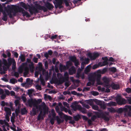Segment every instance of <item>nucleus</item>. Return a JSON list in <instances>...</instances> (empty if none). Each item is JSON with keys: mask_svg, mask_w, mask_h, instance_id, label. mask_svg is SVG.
<instances>
[{"mask_svg": "<svg viewBox=\"0 0 131 131\" xmlns=\"http://www.w3.org/2000/svg\"><path fill=\"white\" fill-rule=\"evenodd\" d=\"M109 70L113 73H115L116 72L117 69L114 67H112L109 69Z\"/></svg>", "mask_w": 131, "mask_h": 131, "instance_id": "obj_31", "label": "nucleus"}, {"mask_svg": "<svg viewBox=\"0 0 131 131\" xmlns=\"http://www.w3.org/2000/svg\"><path fill=\"white\" fill-rule=\"evenodd\" d=\"M94 73L95 80H96L97 84L99 85H101L102 83L100 80L101 75L100 74L95 73Z\"/></svg>", "mask_w": 131, "mask_h": 131, "instance_id": "obj_7", "label": "nucleus"}, {"mask_svg": "<svg viewBox=\"0 0 131 131\" xmlns=\"http://www.w3.org/2000/svg\"><path fill=\"white\" fill-rule=\"evenodd\" d=\"M57 36H58V35H53L52 36H51L50 38L52 39H56Z\"/></svg>", "mask_w": 131, "mask_h": 131, "instance_id": "obj_61", "label": "nucleus"}, {"mask_svg": "<svg viewBox=\"0 0 131 131\" xmlns=\"http://www.w3.org/2000/svg\"><path fill=\"white\" fill-rule=\"evenodd\" d=\"M3 16L2 18V19L4 21H7L8 18L7 15L5 12L3 13Z\"/></svg>", "mask_w": 131, "mask_h": 131, "instance_id": "obj_21", "label": "nucleus"}, {"mask_svg": "<svg viewBox=\"0 0 131 131\" xmlns=\"http://www.w3.org/2000/svg\"><path fill=\"white\" fill-rule=\"evenodd\" d=\"M44 115L43 112L42 111H41L40 112L38 116L37 119L38 120H40L41 119H43Z\"/></svg>", "mask_w": 131, "mask_h": 131, "instance_id": "obj_18", "label": "nucleus"}, {"mask_svg": "<svg viewBox=\"0 0 131 131\" xmlns=\"http://www.w3.org/2000/svg\"><path fill=\"white\" fill-rule=\"evenodd\" d=\"M28 7H29V11L31 15H32L34 13V12L33 11L35 12L34 13H38V11L35 7L34 6H31L28 4L27 5L26 4L23 7L26 9H27Z\"/></svg>", "mask_w": 131, "mask_h": 131, "instance_id": "obj_3", "label": "nucleus"}, {"mask_svg": "<svg viewBox=\"0 0 131 131\" xmlns=\"http://www.w3.org/2000/svg\"><path fill=\"white\" fill-rule=\"evenodd\" d=\"M32 111L34 115H36V114L37 111L36 108H32Z\"/></svg>", "mask_w": 131, "mask_h": 131, "instance_id": "obj_50", "label": "nucleus"}, {"mask_svg": "<svg viewBox=\"0 0 131 131\" xmlns=\"http://www.w3.org/2000/svg\"><path fill=\"white\" fill-rule=\"evenodd\" d=\"M10 83L13 84H15V83L17 82V80L14 78H12L10 80Z\"/></svg>", "mask_w": 131, "mask_h": 131, "instance_id": "obj_28", "label": "nucleus"}, {"mask_svg": "<svg viewBox=\"0 0 131 131\" xmlns=\"http://www.w3.org/2000/svg\"><path fill=\"white\" fill-rule=\"evenodd\" d=\"M66 69V67L65 66L62 65H60V70L61 71L65 70Z\"/></svg>", "mask_w": 131, "mask_h": 131, "instance_id": "obj_33", "label": "nucleus"}, {"mask_svg": "<svg viewBox=\"0 0 131 131\" xmlns=\"http://www.w3.org/2000/svg\"><path fill=\"white\" fill-rule=\"evenodd\" d=\"M99 55L100 54L97 52L93 53H89L88 54V56L91 60H95L99 56Z\"/></svg>", "mask_w": 131, "mask_h": 131, "instance_id": "obj_4", "label": "nucleus"}, {"mask_svg": "<svg viewBox=\"0 0 131 131\" xmlns=\"http://www.w3.org/2000/svg\"><path fill=\"white\" fill-rule=\"evenodd\" d=\"M93 101L98 105H101V103L102 102L96 99H93Z\"/></svg>", "mask_w": 131, "mask_h": 131, "instance_id": "obj_23", "label": "nucleus"}, {"mask_svg": "<svg viewBox=\"0 0 131 131\" xmlns=\"http://www.w3.org/2000/svg\"><path fill=\"white\" fill-rule=\"evenodd\" d=\"M14 11L15 12L21 13L23 14V16H26L27 17H29L30 16L28 12L25 11L23 8L21 7H18L17 8L15 9Z\"/></svg>", "mask_w": 131, "mask_h": 131, "instance_id": "obj_2", "label": "nucleus"}, {"mask_svg": "<svg viewBox=\"0 0 131 131\" xmlns=\"http://www.w3.org/2000/svg\"><path fill=\"white\" fill-rule=\"evenodd\" d=\"M45 6L49 10H52L54 8L53 5L49 2H47L45 4Z\"/></svg>", "mask_w": 131, "mask_h": 131, "instance_id": "obj_13", "label": "nucleus"}, {"mask_svg": "<svg viewBox=\"0 0 131 131\" xmlns=\"http://www.w3.org/2000/svg\"><path fill=\"white\" fill-rule=\"evenodd\" d=\"M89 80L92 83V84H94L95 81V79L94 76V73L90 75L89 77Z\"/></svg>", "mask_w": 131, "mask_h": 131, "instance_id": "obj_11", "label": "nucleus"}, {"mask_svg": "<svg viewBox=\"0 0 131 131\" xmlns=\"http://www.w3.org/2000/svg\"><path fill=\"white\" fill-rule=\"evenodd\" d=\"M59 1L58 3V4L59 5L58 7L59 9L62 8L63 7V6L62 5L63 3V0H57Z\"/></svg>", "mask_w": 131, "mask_h": 131, "instance_id": "obj_26", "label": "nucleus"}, {"mask_svg": "<svg viewBox=\"0 0 131 131\" xmlns=\"http://www.w3.org/2000/svg\"><path fill=\"white\" fill-rule=\"evenodd\" d=\"M108 63L107 61H104L102 63L101 66H103L106 65H108Z\"/></svg>", "mask_w": 131, "mask_h": 131, "instance_id": "obj_38", "label": "nucleus"}, {"mask_svg": "<svg viewBox=\"0 0 131 131\" xmlns=\"http://www.w3.org/2000/svg\"><path fill=\"white\" fill-rule=\"evenodd\" d=\"M1 97L2 100H4L6 96V95L5 94H2Z\"/></svg>", "mask_w": 131, "mask_h": 131, "instance_id": "obj_58", "label": "nucleus"}, {"mask_svg": "<svg viewBox=\"0 0 131 131\" xmlns=\"http://www.w3.org/2000/svg\"><path fill=\"white\" fill-rule=\"evenodd\" d=\"M125 107L126 108H122L120 107L118 108L116 111V112L119 113H122L123 111L125 112H127L128 111V109L131 110V106L129 105H126Z\"/></svg>", "mask_w": 131, "mask_h": 131, "instance_id": "obj_6", "label": "nucleus"}, {"mask_svg": "<svg viewBox=\"0 0 131 131\" xmlns=\"http://www.w3.org/2000/svg\"><path fill=\"white\" fill-rule=\"evenodd\" d=\"M21 99L23 102H26L27 101V99L26 97L24 96H22Z\"/></svg>", "mask_w": 131, "mask_h": 131, "instance_id": "obj_53", "label": "nucleus"}, {"mask_svg": "<svg viewBox=\"0 0 131 131\" xmlns=\"http://www.w3.org/2000/svg\"><path fill=\"white\" fill-rule=\"evenodd\" d=\"M81 118L79 114H77L73 116V118L76 121H78Z\"/></svg>", "mask_w": 131, "mask_h": 131, "instance_id": "obj_24", "label": "nucleus"}, {"mask_svg": "<svg viewBox=\"0 0 131 131\" xmlns=\"http://www.w3.org/2000/svg\"><path fill=\"white\" fill-rule=\"evenodd\" d=\"M27 113V110L25 107L21 109V114L22 115L25 114Z\"/></svg>", "mask_w": 131, "mask_h": 131, "instance_id": "obj_25", "label": "nucleus"}, {"mask_svg": "<svg viewBox=\"0 0 131 131\" xmlns=\"http://www.w3.org/2000/svg\"><path fill=\"white\" fill-rule=\"evenodd\" d=\"M63 2L65 4V5L66 6H68L69 4L67 0H63Z\"/></svg>", "mask_w": 131, "mask_h": 131, "instance_id": "obj_48", "label": "nucleus"}, {"mask_svg": "<svg viewBox=\"0 0 131 131\" xmlns=\"http://www.w3.org/2000/svg\"><path fill=\"white\" fill-rule=\"evenodd\" d=\"M19 106H18V108L16 109L15 112L16 113L19 114Z\"/></svg>", "mask_w": 131, "mask_h": 131, "instance_id": "obj_60", "label": "nucleus"}, {"mask_svg": "<svg viewBox=\"0 0 131 131\" xmlns=\"http://www.w3.org/2000/svg\"><path fill=\"white\" fill-rule=\"evenodd\" d=\"M37 8L40 10H43L44 12H46L48 10L47 8H46L44 6H41L40 5H38Z\"/></svg>", "mask_w": 131, "mask_h": 131, "instance_id": "obj_15", "label": "nucleus"}, {"mask_svg": "<svg viewBox=\"0 0 131 131\" xmlns=\"http://www.w3.org/2000/svg\"><path fill=\"white\" fill-rule=\"evenodd\" d=\"M116 101L117 103L119 105L125 104L126 103V101L125 99L122 98L120 96H119L116 99Z\"/></svg>", "mask_w": 131, "mask_h": 131, "instance_id": "obj_5", "label": "nucleus"}, {"mask_svg": "<svg viewBox=\"0 0 131 131\" xmlns=\"http://www.w3.org/2000/svg\"><path fill=\"white\" fill-rule=\"evenodd\" d=\"M76 72V70L74 67H72L69 69V74L70 75H72Z\"/></svg>", "mask_w": 131, "mask_h": 131, "instance_id": "obj_16", "label": "nucleus"}, {"mask_svg": "<svg viewBox=\"0 0 131 131\" xmlns=\"http://www.w3.org/2000/svg\"><path fill=\"white\" fill-rule=\"evenodd\" d=\"M40 81L41 83V84L43 86H45V82L43 78H42L40 79Z\"/></svg>", "mask_w": 131, "mask_h": 131, "instance_id": "obj_43", "label": "nucleus"}, {"mask_svg": "<svg viewBox=\"0 0 131 131\" xmlns=\"http://www.w3.org/2000/svg\"><path fill=\"white\" fill-rule=\"evenodd\" d=\"M97 115L98 118H101L106 121H108L110 120L109 117L106 116H107L109 115V113L108 112H101L99 113L98 114H97Z\"/></svg>", "mask_w": 131, "mask_h": 131, "instance_id": "obj_1", "label": "nucleus"}, {"mask_svg": "<svg viewBox=\"0 0 131 131\" xmlns=\"http://www.w3.org/2000/svg\"><path fill=\"white\" fill-rule=\"evenodd\" d=\"M15 115H14V116L13 117L12 116L11 117L10 121L11 122H12V124H14V123L15 122Z\"/></svg>", "mask_w": 131, "mask_h": 131, "instance_id": "obj_40", "label": "nucleus"}, {"mask_svg": "<svg viewBox=\"0 0 131 131\" xmlns=\"http://www.w3.org/2000/svg\"><path fill=\"white\" fill-rule=\"evenodd\" d=\"M63 118L66 122H67L68 120H71L72 117L71 116H68L67 115H64L63 116Z\"/></svg>", "mask_w": 131, "mask_h": 131, "instance_id": "obj_20", "label": "nucleus"}, {"mask_svg": "<svg viewBox=\"0 0 131 131\" xmlns=\"http://www.w3.org/2000/svg\"><path fill=\"white\" fill-rule=\"evenodd\" d=\"M62 79L63 80V81H64V82L65 81H69V78H68L67 77H63Z\"/></svg>", "mask_w": 131, "mask_h": 131, "instance_id": "obj_51", "label": "nucleus"}, {"mask_svg": "<svg viewBox=\"0 0 131 131\" xmlns=\"http://www.w3.org/2000/svg\"><path fill=\"white\" fill-rule=\"evenodd\" d=\"M29 67L30 71L31 72H33L34 70V63L33 62H31V64L29 65Z\"/></svg>", "mask_w": 131, "mask_h": 131, "instance_id": "obj_22", "label": "nucleus"}, {"mask_svg": "<svg viewBox=\"0 0 131 131\" xmlns=\"http://www.w3.org/2000/svg\"><path fill=\"white\" fill-rule=\"evenodd\" d=\"M38 60V58L35 57H34L33 59V61L35 63H37Z\"/></svg>", "mask_w": 131, "mask_h": 131, "instance_id": "obj_62", "label": "nucleus"}, {"mask_svg": "<svg viewBox=\"0 0 131 131\" xmlns=\"http://www.w3.org/2000/svg\"><path fill=\"white\" fill-rule=\"evenodd\" d=\"M56 120L57 123L58 124H60L63 122V120H61L58 116L57 117Z\"/></svg>", "mask_w": 131, "mask_h": 131, "instance_id": "obj_30", "label": "nucleus"}, {"mask_svg": "<svg viewBox=\"0 0 131 131\" xmlns=\"http://www.w3.org/2000/svg\"><path fill=\"white\" fill-rule=\"evenodd\" d=\"M99 65L97 64H95L92 67V69H95L98 68L99 67Z\"/></svg>", "mask_w": 131, "mask_h": 131, "instance_id": "obj_44", "label": "nucleus"}, {"mask_svg": "<svg viewBox=\"0 0 131 131\" xmlns=\"http://www.w3.org/2000/svg\"><path fill=\"white\" fill-rule=\"evenodd\" d=\"M16 62L14 63H13V64H12V69L13 70H15L16 68Z\"/></svg>", "mask_w": 131, "mask_h": 131, "instance_id": "obj_39", "label": "nucleus"}, {"mask_svg": "<svg viewBox=\"0 0 131 131\" xmlns=\"http://www.w3.org/2000/svg\"><path fill=\"white\" fill-rule=\"evenodd\" d=\"M4 110L6 113L11 111L10 108L7 107H5L4 108Z\"/></svg>", "mask_w": 131, "mask_h": 131, "instance_id": "obj_46", "label": "nucleus"}, {"mask_svg": "<svg viewBox=\"0 0 131 131\" xmlns=\"http://www.w3.org/2000/svg\"><path fill=\"white\" fill-rule=\"evenodd\" d=\"M71 107L74 111H76L77 110H81L82 109V107L80 105H77L75 106L71 105Z\"/></svg>", "mask_w": 131, "mask_h": 131, "instance_id": "obj_12", "label": "nucleus"}, {"mask_svg": "<svg viewBox=\"0 0 131 131\" xmlns=\"http://www.w3.org/2000/svg\"><path fill=\"white\" fill-rule=\"evenodd\" d=\"M45 97H46L48 99H49V100H51L52 99L51 97L49 95H47L46 94H45Z\"/></svg>", "mask_w": 131, "mask_h": 131, "instance_id": "obj_59", "label": "nucleus"}, {"mask_svg": "<svg viewBox=\"0 0 131 131\" xmlns=\"http://www.w3.org/2000/svg\"><path fill=\"white\" fill-rule=\"evenodd\" d=\"M91 93L92 95L94 96H96L99 95V93L96 91H92Z\"/></svg>", "mask_w": 131, "mask_h": 131, "instance_id": "obj_35", "label": "nucleus"}, {"mask_svg": "<svg viewBox=\"0 0 131 131\" xmlns=\"http://www.w3.org/2000/svg\"><path fill=\"white\" fill-rule=\"evenodd\" d=\"M108 110L111 113L115 112V110L113 108H108Z\"/></svg>", "mask_w": 131, "mask_h": 131, "instance_id": "obj_37", "label": "nucleus"}, {"mask_svg": "<svg viewBox=\"0 0 131 131\" xmlns=\"http://www.w3.org/2000/svg\"><path fill=\"white\" fill-rule=\"evenodd\" d=\"M63 104L64 106H66L67 107H68L69 106V104L66 102H63Z\"/></svg>", "mask_w": 131, "mask_h": 131, "instance_id": "obj_63", "label": "nucleus"}, {"mask_svg": "<svg viewBox=\"0 0 131 131\" xmlns=\"http://www.w3.org/2000/svg\"><path fill=\"white\" fill-rule=\"evenodd\" d=\"M102 80L104 83L108 84L110 81V80L109 78L106 77H104L102 78Z\"/></svg>", "mask_w": 131, "mask_h": 131, "instance_id": "obj_17", "label": "nucleus"}, {"mask_svg": "<svg viewBox=\"0 0 131 131\" xmlns=\"http://www.w3.org/2000/svg\"><path fill=\"white\" fill-rule=\"evenodd\" d=\"M126 91L128 93H131V89L129 88H127L126 89Z\"/></svg>", "mask_w": 131, "mask_h": 131, "instance_id": "obj_54", "label": "nucleus"}, {"mask_svg": "<svg viewBox=\"0 0 131 131\" xmlns=\"http://www.w3.org/2000/svg\"><path fill=\"white\" fill-rule=\"evenodd\" d=\"M33 81V80H32V81H30V78H28L26 79V82L28 83L29 84H31L32 83V82Z\"/></svg>", "mask_w": 131, "mask_h": 131, "instance_id": "obj_52", "label": "nucleus"}, {"mask_svg": "<svg viewBox=\"0 0 131 131\" xmlns=\"http://www.w3.org/2000/svg\"><path fill=\"white\" fill-rule=\"evenodd\" d=\"M69 59L70 61L74 62L76 61L77 59L76 57L74 56H71L70 57Z\"/></svg>", "mask_w": 131, "mask_h": 131, "instance_id": "obj_27", "label": "nucleus"}, {"mask_svg": "<svg viewBox=\"0 0 131 131\" xmlns=\"http://www.w3.org/2000/svg\"><path fill=\"white\" fill-rule=\"evenodd\" d=\"M92 108L93 109L95 110H98L99 109L98 106L95 105H93L92 107Z\"/></svg>", "mask_w": 131, "mask_h": 131, "instance_id": "obj_45", "label": "nucleus"}, {"mask_svg": "<svg viewBox=\"0 0 131 131\" xmlns=\"http://www.w3.org/2000/svg\"><path fill=\"white\" fill-rule=\"evenodd\" d=\"M55 120V119L53 118H51L50 120V122L52 125H53L54 123V120Z\"/></svg>", "mask_w": 131, "mask_h": 131, "instance_id": "obj_55", "label": "nucleus"}, {"mask_svg": "<svg viewBox=\"0 0 131 131\" xmlns=\"http://www.w3.org/2000/svg\"><path fill=\"white\" fill-rule=\"evenodd\" d=\"M8 61V67L9 68L11 65L16 62L15 60L13 58H9L7 59Z\"/></svg>", "mask_w": 131, "mask_h": 131, "instance_id": "obj_10", "label": "nucleus"}, {"mask_svg": "<svg viewBox=\"0 0 131 131\" xmlns=\"http://www.w3.org/2000/svg\"><path fill=\"white\" fill-rule=\"evenodd\" d=\"M90 87H84L83 90V92L84 91H89L90 90Z\"/></svg>", "mask_w": 131, "mask_h": 131, "instance_id": "obj_56", "label": "nucleus"}, {"mask_svg": "<svg viewBox=\"0 0 131 131\" xmlns=\"http://www.w3.org/2000/svg\"><path fill=\"white\" fill-rule=\"evenodd\" d=\"M19 58H20L22 62H23L25 61V57L24 55L23 54L21 55V56H20Z\"/></svg>", "mask_w": 131, "mask_h": 131, "instance_id": "obj_34", "label": "nucleus"}, {"mask_svg": "<svg viewBox=\"0 0 131 131\" xmlns=\"http://www.w3.org/2000/svg\"><path fill=\"white\" fill-rule=\"evenodd\" d=\"M74 63L75 66L76 67L78 65L80 64L79 61L78 60H77L76 61L74 62Z\"/></svg>", "mask_w": 131, "mask_h": 131, "instance_id": "obj_47", "label": "nucleus"}, {"mask_svg": "<svg viewBox=\"0 0 131 131\" xmlns=\"http://www.w3.org/2000/svg\"><path fill=\"white\" fill-rule=\"evenodd\" d=\"M15 103L16 106H17L18 105H19V100H16L15 101Z\"/></svg>", "mask_w": 131, "mask_h": 131, "instance_id": "obj_49", "label": "nucleus"}, {"mask_svg": "<svg viewBox=\"0 0 131 131\" xmlns=\"http://www.w3.org/2000/svg\"><path fill=\"white\" fill-rule=\"evenodd\" d=\"M14 7V5H12V6L9 5H7V10L11 12V10L13 9L14 11L15 9L16 8H17Z\"/></svg>", "mask_w": 131, "mask_h": 131, "instance_id": "obj_19", "label": "nucleus"}, {"mask_svg": "<svg viewBox=\"0 0 131 131\" xmlns=\"http://www.w3.org/2000/svg\"><path fill=\"white\" fill-rule=\"evenodd\" d=\"M40 106L42 107L43 110V115H44V117H45V116L46 113H48V110L46 108V104L44 102H43L41 105H40Z\"/></svg>", "mask_w": 131, "mask_h": 131, "instance_id": "obj_9", "label": "nucleus"}, {"mask_svg": "<svg viewBox=\"0 0 131 131\" xmlns=\"http://www.w3.org/2000/svg\"><path fill=\"white\" fill-rule=\"evenodd\" d=\"M27 103L29 106L30 107H31L33 105L34 106H35L36 105V103L34 102L32 99H29L28 100Z\"/></svg>", "mask_w": 131, "mask_h": 131, "instance_id": "obj_14", "label": "nucleus"}, {"mask_svg": "<svg viewBox=\"0 0 131 131\" xmlns=\"http://www.w3.org/2000/svg\"><path fill=\"white\" fill-rule=\"evenodd\" d=\"M103 103L102 102L101 103V105H100V106L101 108L104 109H105L106 108V105L104 103L105 102H103Z\"/></svg>", "mask_w": 131, "mask_h": 131, "instance_id": "obj_32", "label": "nucleus"}, {"mask_svg": "<svg viewBox=\"0 0 131 131\" xmlns=\"http://www.w3.org/2000/svg\"><path fill=\"white\" fill-rule=\"evenodd\" d=\"M64 82V81L62 79H60L57 81V83L58 84H62L63 82Z\"/></svg>", "mask_w": 131, "mask_h": 131, "instance_id": "obj_42", "label": "nucleus"}, {"mask_svg": "<svg viewBox=\"0 0 131 131\" xmlns=\"http://www.w3.org/2000/svg\"><path fill=\"white\" fill-rule=\"evenodd\" d=\"M97 118V117L96 115H94L91 118V119L93 121H94Z\"/></svg>", "mask_w": 131, "mask_h": 131, "instance_id": "obj_64", "label": "nucleus"}, {"mask_svg": "<svg viewBox=\"0 0 131 131\" xmlns=\"http://www.w3.org/2000/svg\"><path fill=\"white\" fill-rule=\"evenodd\" d=\"M3 64L6 67H7V68H8V63H7L6 60L5 59H3Z\"/></svg>", "mask_w": 131, "mask_h": 131, "instance_id": "obj_36", "label": "nucleus"}, {"mask_svg": "<svg viewBox=\"0 0 131 131\" xmlns=\"http://www.w3.org/2000/svg\"><path fill=\"white\" fill-rule=\"evenodd\" d=\"M107 71V68H105L103 69L101 71V73L103 74L105 73Z\"/></svg>", "mask_w": 131, "mask_h": 131, "instance_id": "obj_41", "label": "nucleus"}, {"mask_svg": "<svg viewBox=\"0 0 131 131\" xmlns=\"http://www.w3.org/2000/svg\"><path fill=\"white\" fill-rule=\"evenodd\" d=\"M110 86L114 90H117L120 89V86L118 84L112 83L110 85Z\"/></svg>", "mask_w": 131, "mask_h": 131, "instance_id": "obj_8", "label": "nucleus"}, {"mask_svg": "<svg viewBox=\"0 0 131 131\" xmlns=\"http://www.w3.org/2000/svg\"><path fill=\"white\" fill-rule=\"evenodd\" d=\"M44 65L45 68L46 69H48V62L47 61H46L45 62Z\"/></svg>", "mask_w": 131, "mask_h": 131, "instance_id": "obj_57", "label": "nucleus"}, {"mask_svg": "<svg viewBox=\"0 0 131 131\" xmlns=\"http://www.w3.org/2000/svg\"><path fill=\"white\" fill-rule=\"evenodd\" d=\"M108 105L109 106H116L117 105L116 103L113 101H111L110 103H108Z\"/></svg>", "mask_w": 131, "mask_h": 131, "instance_id": "obj_29", "label": "nucleus"}]
</instances>
